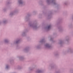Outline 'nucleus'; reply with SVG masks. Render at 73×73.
Instances as JSON below:
<instances>
[{"label":"nucleus","instance_id":"1","mask_svg":"<svg viewBox=\"0 0 73 73\" xmlns=\"http://www.w3.org/2000/svg\"><path fill=\"white\" fill-rule=\"evenodd\" d=\"M50 28V26H49L48 27V29H49V28Z\"/></svg>","mask_w":73,"mask_h":73},{"label":"nucleus","instance_id":"2","mask_svg":"<svg viewBox=\"0 0 73 73\" xmlns=\"http://www.w3.org/2000/svg\"><path fill=\"white\" fill-rule=\"evenodd\" d=\"M21 1H19V3L21 4Z\"/></svg>","mask_w":73,"mask_h":73}]
</instances>
